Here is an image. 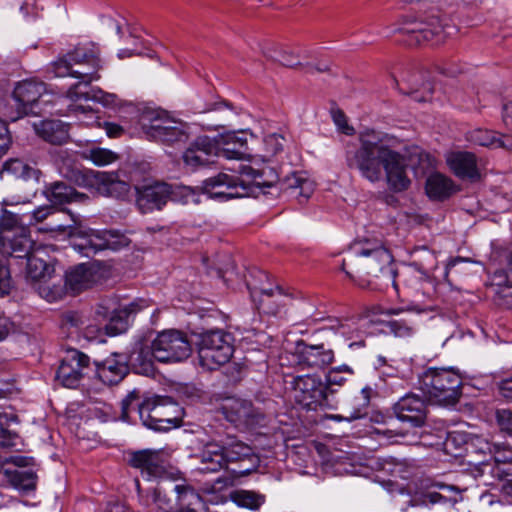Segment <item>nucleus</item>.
I'll return each instance as SVG.
<instances>
[{"instance_id":"f257e3e1","label":"nucleus","mask_w":512,"mask_h":512,"mask_svg":"<svg viewBox=\"0 0 512 512\" xmlns=\"http://www.w3.org/2000/svg\"><path fill=\"white\" fill-rule=\"evenodd\" d=\"M346 163L371 183L381 181L384 176L393 192L406 191L411 185L406 157L390 146L386 135L375 130L359 133L358 145L347 147Z\"/></svg>"},{"instance_id":"f03ea898","label":"nucleus","mask_w":512,"mask_h":512,"mask_svg":"<svg viewBox=\"0 0 512 512\" xmlns=\"http://www.w3.org/2000/svg\"><path fill=\"white\" fill-rule=\"evenodd\" d=\"M341 268L354 281L363 275L374 278L383 277L396 287V271L393 267V256L377 240H356L350 244Z\"/></svg>"},{"instance_id":"7ed1b4c3","label":"nucleus","mask_w":512,"mask_h":512,"mask_svg":"<svg viewBox=\"0 0 512 512\" xmlns=\"http://www.w3.org/2000/svg\"><path fill=\"white\" fill-rule=\"evenodd\" d=\"M121 419L127 421L129 412L137 409L142 424L156 431H167L179 426L182 408L170 397H153L140 401L138 390L131 391L123 400Z\"/></svg>"},{"instance_id":"20e7f679","label":"nucleus","mask_w":512,"mask_h":512,"mask_svg":"<svg viewBox=\"0 0 512 512\" xmlns=\"http://www.w3.org/2000/svg\"><path fill=\"white\" fill-rule=\"evenodd\" d=\"M102 68L100 49L94 43L78 45L72 51L50 63L49 71L56 77H73L88 86L100 79Z\"/></svg>"},{"instance_id":"39448f33","label":"nucleus","mask_w":512,"mask_h":512,"mask_svg":"<svg viewBox=\"0 0 512 512\" xmlns=\"http://www.w3.org/2000/svg\"><path fill=\"white\" fill-rule=\"evenodd\" d=\"M419 385L420 390L433 404L454 405L461 396L462 380L453 369L428 368L419 376Z\"/></svg>"},{"instance_id":"423d86ee","label":"nucleus","mask_w":512,"mask_h":512,"mask_svg":"<svg viewBox=\"0 0 512 512\" xmlns=\"http://www.w3.org/2000/svg\"><path fill=\"white\" fill-rule=\"evenodd\" d=\"M146 137L167 145L188 140L187 125L163 109H147L140 118Z\"/></svg>"},{"instance_id":"0eeeda50","label":"nucleus","mask_w":512,"mask_h":512,"mask_svg":"<svg viewBox=\"0 0 512 512\" xmlns=\"http://www.w3.org/2000/svg\"><path fill=\"white\" fill-rule=\"evenodd\" d=\"M196 346L199 364L210 371L229 362L234 351L231 335L219 329L199 334Z\"/></svg>"},{"instance_id":"6e6552de","label":"nucleus","mask_w":512,"mask_h":512,"mask_svg":"<svg viewBox=\"0 0 512 512\" xmlns=\"http://www.w3.org/2000/svg\"><path fill=\"white\" fill-rule=\"evenodd\" d=\"M152 356L162 363H178L186 360L192 352L187 335L179 330L159 332L151 343Z\"/></svg>"},{"instance_id":"1a4fd4ad","label":"nucleus","mask_w":512,"mask_h":512,"mask_svg":"<svg viewBox=\"0 0 512 512\" xmlns=\"http://www.w3.org/2000/svg\"><path fill=\"white\" fill-rule=\"evenodd\" d=\"M327 386L317 375L297 376L293 380L292 397L294 401L308 410L329 408L326 395Z\"/></svg>"},{"instance_id":"9d476101","label":"nucleus","mask_w":512,"mask_h":512,"mask_svg":"<svg viewBox=\"0 0 512 512\" xmlns=\"http://www.w3.org/2000/svg\"><path fill=\"white\" fill-rule=\"evenodd\" d=\"M130 239L117 230H94L86 228L82 241L75 242L74 248L86 257L105 249L119 250L130 244Z\"/></svg>"},{"instance_id":"9b49d317","label":"nucleus","mask_w":512,"mask_h":512,"mask_svg":"<svg viewBox=\"0 0 512 512\" xmlns=\"http://www.w3.org/2000/svg\"><path fill=\"white\" fill-rule=\"evenodd\" d=\"M203 191L212 199L227 201L234 198L250 196V185L244 176L219 173L203 182Z\"/></svg>"},{"instance_id":"f8f14e48","label":"nucleus","mask_w":512,"mask_h":512,"mask_svg":"<svg viewBox=\"0 0 512 512\" xmlns=\"http://www.w3.org/2000/svg\"><path fill=\"white\" fill-rule=\"evenodd\" d=\"M249 291L256 308L265 314L276 315L290 301L289 296L278 285L273 288L251 282L249 283Z\"/></svg>"},{"instance_id":"ddd939ff","label":"nucleus","mask_w":512,"mask_h":512,"mask_svg":"<svg viewBox=\"0 0 512 512\" xmlns=\"http://www.w3.org/2000/svg\"><path fill=\"white\" fill-rule=\"evenodd\" d=\"M397 419L409 423L412 427H422L427 419V404L424 399L414 393L401 397L392 407Z\"/></svg>"},{"instance_id":"4468645a","label":"nucleus","mask_w":512,"mask_h":512,"mask_svg":"<svg viewBox=\"0 0 512 512\" xmlns=\"http://www.w3.org/2000/svg\"><path fill=\"white\" fill-rule=\"evenodd\" d=\"M101 279L102 272L98 263H81L66 272L65 287L73 294H78L91 288Z\"/></svg>"},{"instance_id":"2eb2a0df","label":"nucleus","mask_w":512,"mask_h":512,"mask_svg":"<svg viewBox=\"0 0 512 512\" xmlns=\"http://www.w3.org/2000/svg\"><path fill=\"white\" fill-rule=\"evenodd\" d=\"M166 455L162 450L144 449L130 454L129 464L141 475L150 478L161 477L166 471Z\"/></svg>"},{"instance_id":"dca6fc26","label":"nucleus","mask_w":512,"mask_h":512,"mask_svg":"<svg viewBox=\"0 0 512 512\" xmlns=\"http://www.w3.org/2000/svg\"><path fill=\"white\" fill-rule=\"evenodd\" d=\"M446 164L450 171L461 180L476 182L481 173L476 155L470 151L451 150L445 154Z\"/></svg>"},{"instance_id":"f3484780","label":"nucleus","mask_w":512,"mask_h":512,"mask_svg":"<svg viewBox=\"0 0 512 512\" xmlns=\"http://www.w3.org/2000/svg\"><path fill=\"white\" fill-rule=\"evenodd\" d=\"M221 409L227 421L235 425L254 426L264 419V415L248 400L229 399Z\"/></svg>"},{"instance_id":"a211bd4d","label":"nucleus","mask_w":512,"mask_h":512,"mask_svg":"<svg viewBox=\"0 0 512 512\" xmlns=\"http://www.w3.org/2000/svg\"><path fill=\"white\" fill-rule=\"evenodd\" d=\"M89 365V357L82 352L74 351L71 355L62 360L58 367L56 378L68 388L78 386L83 377V370Z\"/></svg>"},{"instance_id":"6ab92c4d","label":"nucleus","mask_w":512,"mask_h":512,"mask_svg":"<svg viewBox=\"0 0 512 512\" xmlns=\"http://www.w3.org/2000/svg\"><path fill=\"white\" fill-rule=\"evenodd\" d=\"M45 92L46 85L43 82L25 80L18 83L13 91L18 112L23 115L35 113L34 108Z\"/></svg>"},{"instance_id":"aec40b11","label":"nucleus","mask_w":512,"mask_h":512,"mask_svg":"<svg viewBox=\"0 0 512 512\" xmlns=\"http://www.w3.org/2000/svg\"><path fill=\"white\" fill-rule=\"evenodd\" d=\"M400 32L410 34L416 43L433 42L438 44L442 42L447 32L440 19L433 16L428 22H414L400 28Z\"/></svg>"},{"instance_id":"412c9836","label":"nucleus","mask_w":512,"mask_h":512,"mask_svg":"<svg viewBox=\"0 0 512 512\" xmlns=\"http://www.w3.org/2000/svg\"><path fill=\"white\" fill-rule=\"evenodd\" d=\"M218 148L214 140L208 136L198 137L184 152V162L191 167L209 165L213 157L217 156Z\"/></svg>"},{"instance_id":"4be33fe9","label":"nucleus","mask_w":512,"mask_h":512,"mask_svg":"<svg viewBox=\"0 0 512 512\" xmlns=\"http://www.w3.org/2000/svg\"><path fill=\"white\" fill-rule=\"evenodd\" d=\"M171 196V187L166 183H156L138 190L137 206L142 213L161 209Z\"/></svg>"},{"instance_id":"5701e85b","label":"nucleus","mask_w":512,"mask_h":512,"mask_svg":"<svg viewBox=\"0 0 512 512\" xmlns=\"http://www.w3.org/2000/svg\"><path fill=\"white\" fill-rule=\"evenodd\" d=\"M214 143L218 148V157L242 160L246 155L247 137L244 132H228L219 135Z\"/></svg>"},{"instance_id":"b1692460","label":"nucleus","mask_w":512,"mask_h":512,"mask_svg":"<svg viewBox=\"0 0 512 512\" xmlns=\"http://www.w3.org/2000/svg\"><path fill=\"white\" fill-rule=\"evenodd\" d=\"M221 446L224 451L226 469H229L230 464H237L242 461L250 462V468L253 467L256 454L252 447L237 439V437L227 435L224 439H221Z\"/></svg>"},{"instance_id":"393cba45","label":"nucleus","mask_w":512,"mask_h":512,"mask_svg":"<svg viewBox=\"0 0 512 512\" xmlns=\"http://www.w3.org/2000/svg\"><path fill=\"white\" fill-rule=\"evenodd\" d=\"M34 242L30 239L24 227L12 235L0 234V247L2 253L17 258H29Z\"/></svg>"},{"instance_id":"a878e982","label":"nucleus","mask_w":512,"mask_h":512,"mask_svg":"<svg viewBox=\"0 0 512 512\" xmlns=\"http://www.w3.org/2000/svg\"><path fill=\"white\" fill-rule=\"evenodd\" d=\"M238 173L247 177L246 182L251 187L250 195L255 193V189L271 188L279 184V176L272 167L255 169L250 165H240Z\"/></svg>"},{"instance_id":"bb28decb","label":"nucleus","mask_w":512,"mask_h":512,"mask_svg":"<svg viewBox=\"0 0 512 512\" xmlns=\"http://www.w3.org/2000/svg\"><path fill=\"white\" fill-rule=\"evenodd\" d=\"M200 459L199 471L202 473H216L226 469L224 451L221 441L206 442L198 455Z\"/></svg>"},{"instance_id":"cd10ccee","label":"nucleus","mask_w":512,"mask_h":512,"mask_svg":"<svg viewBox=\"0 0 512 512\" xmlns=\"http://www.w3.org/2000/svg\"><path fill=\"white\" fill-rule=\"evenodd\" d=\"M149 304L144 299H137L129 304L121 305L113 310L110 323L105 326L106 333L110 336L118 335L126 331L127 319L130 315L148 307Z\"/></svg>"},{"instance_id":"c85d7f7f","label":"nucleus","mask_w":512,"mask_h":512,"mask_svg":"<svg viewBox=\"0 0 512 512\" xmlns=\"http://www.w3.org/2000/svg\"><path fill=\"white\" fill-rule=\"evenodd\" d=\"M36 134L43 140L54 144L62 145L69 138L68 125L61 120L47 119L34 124Z\"/></svg>"},{"instance_id":"c756f323","label":"nucleus","mask_w":512,"mask_h":512,"mask_svg":"<svg viewBox=\"0 0 512 512\" xmlns=\"http://www.w3.org/2000/svg\"><path fill=\"white\" fill-rule=\"evenodd\" d=\"M48 201L53 205H64L72 202H84L88 199L85 194L77 192L65 182H54L44 191Z\"/></svg>"},{"instance_id":"7c9ffc66","label":"nucleus","mask_w":512,"mask_h":512,"mask_svg":"<svg viewBox=\"0 0 512 512\" xmlns=\"http://www.w3.org/2000/svg\"><path fill=\"white\" fill-rule=\"evenodd\" d=\"M495 444L488 441V439L482 437V436H476L471 439V442L469 443V452L471 455H483L484 459H475L474 462V475L482 476L484 475L486 469L491 468V464L489 460L492 458L494 450H495Z\"/></svg>"},{"instance_id":"2f4dec72","label":"nucleus","mask_w":512,"mask_h":512,"mask_svg":"<svg viewBox=\"0 0 512 512\" xmlns=\"http://www.w3.org/2000/svg\"><path fill=\"white\" fill-rule=\"evenodd\" d=\"M98 378L107 385H116L123 380L128 373L127 365L116 358H107L101 363H96Z\"/></svg>"},{"instance_id":"473e14b6","label":"nucleus","mask_w":512,"mask_h":512,"mask_svg":"<svg viewBox=\"0 0 512 512\" xmlns=\"http://www.w3.org/2000/svg\"><path fill=\"white\" fill-rule=\"evenodd\" d=\"M58 213L55 211L54 216H50V221L45 226L40 227V232H50L55 235H63L69 238H77L82 241L84 237L85 227L82 226V221L71 214V220L73 224L64 225L57 219Z\"/></svg>"},{"instance_id":"72a5a7b5","label":"nucleus","mask_w":512,"mask_h":512,"mask_svg":"<svg viewBox=\"0 0 512 512\" xmlns=\"http://www.w3.org/2000/svg\"><path fill=\"white\" fill-rule=\"evenodd\" d=\"M372 388L364 387L359 396L354 397L351 401V409H346L345 415H330L329 418L335 421H354L367 415V408L370 403Z\"/></svg>"},{"instance_id":"f704fd0d","label":"nucleus","mask_w":512,"mask_h":512,"mask_svg":"<svg viewBox=\"0 0 512 512\" xmlns=\"http://www.w3.org/2000/svg\"><path fill=\"white\" fill-rule=\"evenodd\" d=\"M97 191L104 196L120 197L128 191V185L114 173L97 172L94 174Z\"/></svg>"},{"instance_id":"c9c22d12","label":"nucleus","mask_w":512,"mask_h":512,"mask_svg":"<svg viewBox=\"0 0 512 512\" xmlns=\"http://www.w3.org/2000/svg\"><path fill=\"white\" fill-rule=\"evenodd\" d=\"M301 361L310 367L322 368L332 363L334 352L320 345H305L300 352Z\"/></svg>"},{"instance_id":"e433bc0d","label":"nucleus","mask_w":512,"mask_h":512,"mask_svg":"<svg viewBox=\"0 0 512 512\" xmlns=\"http://www.w3.org/2000/svg\"><path fill=\"white\" fill-rule=\"evenodd\" d=\"M455 191L453 181L440 173L432 174L426 181V193L431 199L443 200Z\"/></svg>"},{"instance_id":"4c0bfd02","label":"nucleus","mask_w":512,"mask_h":512,"mask_svg":"<svg viewBox=\"0 0 512 512\" xmlns=\"http://www.w3.org/2000/svg\"><path fill=\"white\" fill-rule=\"evenodd\" d=\"M175 490L178 491L179 504L176 512H204V502L193 488L175 485Z\"/></svg>"},{"instance_id":"58836bf2","label":"nucleus","mask_w":512,"mask_h":512,"mask_svg":"<svg viewBox=\"0 0 512 512\" xmlns=\"http://www.w3.org/2000/svg\"><path fill=\"white\" fill-rule=\"evenodd\" d=\"M405 84L406 88H401V90L412 96L414 100L418 102H425L430 99V96L433 92L432 85L429 82H424L422 75L418 73H414L410 75L406 80Z\"/></svg>"},{"instance_id":"ea45409f","label":"nucleus","mask_w":512,"mask_h":512,"mask_svg":"<svg viewBox=\"0 0 512 512\" xmlns=\"http://www.w3.org/2000/svg\"><path fill=\"white\" fill-rule=\"evenodd\" d=\"M4 174L27 180L30 178H38L40 172L30 167L23 160L12 158L3 163L0 176L3 177Z\"/></svg>"},{"instance_id":"a19ab883","label":"nucleus","mask_w":512,"mask_h":512,"mask_svg":"<svg viewBox=\"0 0 512 512\" xmlns=\"http://www.w3.org/2000/svg\"><path fill=\"white\" fill-rule=\"evenodd\" d=\"M3 475L17 489L29 491L33 490L36 486V475L31 471L4 469Z\"/></svg>"},{"instance_id":"79ce46f5","label":"nucleus","mask_w":512,"mask_h":512,"mask_svg":"<svg viewBox=\"0 0 512 512\" xmlns=\"http://www.w3.org/2000/svg\"><path fill=\"white\" fill-rule=\"evenodd\" d=\"M35 289L39 296L48 302L61 300L67 292L65 284H62L61 280L56 283L51 279L40 280Z\"/></svg>"},{"instance_id":"37998d69","label":"nucleus","mask_w":512,"mask_h":512,"mask_svg":"<svg viewBox=\"0 0 512 512\" xmlns=\"http://www.w3.org/2000/svg\"><path fill=\"white\" fill-rule=\"evenodd\" d=\"M231 500L239 507L258 510L265 503V495L251 490H236Z\"/></svg>"},{"instance_id":"c03bdc74","label":"nucleus","mask_w":512,"mask_h":512,"mask_svg":"<svg viewBox=\"0 0 512 512\" xmlns=\"http://www.w3.org/2000/svg\"><path fill=\"white\" fill-rule=\"evenodd\" d=\"M499 132L477 128L466 134V140L474 145L495 148Z\"/></svg>"},{"instance_id":"a18cd8bd","label":"nucleus","mask_w":512,"mask_h":512,"mask_svg":"<svg viewBox=\"0 0 512 512\" xmlns=\"http://www.w3.org/2000/svg\"><path fill=\"white\" fill-rule=\"evenodd\" d=\"M154 501L157 507L163 512H176L178 508V491L175 486L169 492L156 490Z\"/></svg>"},{"instance_id":"49530a36","label":"nucleus","mask_w":512,"mask_h":512,"mask_svg":"<svg viewBox=\"0 0 512 512\" xmlns=\"http://www.w3.org/2000/svg\"><path fill=\"white\" fill-rule=\"evenodd\" d=\"M279 185L281 189H299L298 195L306 198L309 197V194L312 192L311 183L296 173L286 176L283 180L279 179Z\"/></svg>"},{"instance_id":"de8ad7c7","label":"nucleus","mask_w":512,"mask_h":512,"mask_svg":"<svg viewBox=\"0 0 512 512\" xmlns=\"http://www.w3.org/2000/svg\"><path fill=\"white\" fill-rule=\"evenodd\" d=\"M447 500V497L439 492L427 491L414 494L408 505L411 507H429L434 504L445 503Z\"/></svg>"},{"instance_id":"09e8293b","label":"nucleus","mask_w":512,"mask_h":512,"mask_svg":"<svg viewBox=\"0 0 512 512\" xmlns=\"http://www.w3.org/2000/svg\"><path fill=\"white\" fill-rule=\"evenodd\" d=\"M26 217L27 215L20 217L12 212L4 211L0 218V234L12 235L18 232L19 228L23 227V223L25 222L24 218Z\"/></svg>"},{"instance_id":"8fccbe9b","label":"nucleus","mask_w":512,"mask_h":512,"mask_svg":"<svg viewBox=\"0 0 512 512\" xmlns=\"http://www.w3.org/2000/svg\"><path fill=\"white\" fill-rule=\"evenodd\" d=\"M81 84H84L82 80L80 82L72 85L66 92V97L69 98L71 101L76 102L81 99H93L95 101L102 102L104 104L108 103V98H110V95L104 94L101 90L94 92L92 95H90L88 92H80L78 89Z\"/></svg>"},{"instance_id":"3c124183","label":"nucleus","mask_w":512,"mask_h":512,"mask_svg":"<svg viewBox=\"0 0 512 512\" xmlns=\"http://www.w3.org/2000/svg\"><path fill=\"white\" fill-rule=\"evenodd\" d=\"M265 57L280 63L281 65L289 68H296L303 64L299 60V57L288 51H276L273 49H267L263 51Z\"/></svg>"},{"instance_id":"603ef678","label":"nucleus","mask_w":512,"mask_h":512,"mask_svg":"<svg viewBox=\"0 0 512 512\" xmlns=\"http://www.w3.org/2000/svg\"><path fill=\"white\" fill-rule=\"evenodd\" d=\"M353 374V370L347 366L342 365L339 367H334L329 370L326 376V381L328 386H342Z\"/></svg>"},{"instance_id":"864d4df0","label":"nucleus","mask_w":512,"mask_h":512,"mask_svg":"<svg viewBox=\"0 0 512 512\" xmlns=\"http://www.w3.org/2000/svg\"><path fill=\"white\" fill-rule=\"evenodd\" d=\"M409 160L412 167L418 168L421 171H424L432 165V158L430 154L418 147L411 151Z\"/></svg>"},{"instance_id":"5fc2aeb1","label":"nucleus","mask_w":512,"mask_h":512,"mask_svg":"<svg viewBox=\"0 0 512 512\" xmlns=\"http://www.w3.org/2000/svg\"><path fill=\"white\" fill-rule=\"evenodd\" d=\"M89 159L98 166L114 162L117 159L115 153L103 148H94L89 151Z\"/></svg>"},{"instance_id":"6e6d98bb","label":"nucleus","mask_w":512,"mask_h":512,"mask_svg":"<svg viewBox=\"0 0 512 512\" xmlns=\"http://www.w3.org/2000/svg\"><path fill=\"white\" fill-rule=\"evenodd\" d=\"M69 112L85 124H91L97 120L95 112L88 106L72 104L69 106Z\"/></svg>"},{"instance_id":"4d7b16f0","label":"nucleus","mask_w":512,"mask_h":512,"mask_svg":"<svg viewBox=\"0 0 512 512\" xmlns=\"http://www.w3.org/2000/svg\"><path fill=\"white\" fill-rule=\"evenodd\" d=\"M492 458L497 464L503 463L512 467V448L506 443H497Z\"/></svg>"},{"instance_id":"13d9d810","label":"nucleus","mask_w":512,"mask_h":512,"mask_svg":"<svg viewBox=\"0 0 512 512\" xmlns=\"http://www.w3.org/2000/svg\"><path fill=\"white\" fill-rule=\"evenodd\" d=\"M388 327L398 337L410 336L414 332V326L405 319L389 321Z\"/></svg>"},{"instance_id":"bf43d9fd","label":"nucleus","mask_w":512,"mask_h":512,"mask_svg":"<svg viewBox=\"0 0 512 512\" xmlns=\"http://www.w3.org/2000/svg\"><path fill=\"white\" fill-rule=\"evenodd\" d=\"M55 209L52 206H41L35 209L30 215H27L29 225H34L54 216Z\"/></svg>"},{"instance_id":"052dcab7","label":"nucleus","mask_w":512,"mask_h":512,"mask_svg":"<svg viewBox=\"0 0 512 512\" xmlns=\"http://www.w3.org/2000/svg\"><path fill=\"white\" fill-rule=\"evenodd\" d=\"M84 324L82 316L78 312L69 311L62 315L61 326L66 329H78Z\"/></svg>"},{"instance_id":"680f3d73","label":"nucleus","mask_w":512,"mask_h":512,"mask_svg":"<svg viewBox=\"0 0 512 512\" xmlns=\"http://www.w3.org/2000/svg\"><path fill=\"white\" fill-rule=\"evenodd\" d=\"M12 288L10 271L2 260H0V295L9 294Z\"/></svg>"},{"instance_id":"e2e57ef3","label":"nucleus","mask_w":512,"mask_h":512,"mask_svg":"<svg viewBox=\"0 0 512 512\" xmlns=\"http://www.w3.org/2000/svg\"><path fill=\"white\" fill-rule=\"evenodd\" d=\"M248 461L238 462L237 467H229L227 469L234 477H243L249 475L251 472L255 471L259 464V458L256 456V461L252 468H250Z\"/></svg>"},{"instance_id":"0e129e2a","label":"nucleus","mask_w":512,"mask_h":512,"mask_svg":"<svg viewBox=\"0 0 512 512\" xmlns=\"http://www.w3.org/2000/svg\"><path fill=\"white\" fill-rule=\"evenodd\" d=\"M284 141L285 139L282 135L273 133L265 137L264 143L269 152L277 154L282 151Z\"/></svg>"},{"instance_id":"69168bd1","label":"nucleus","mask_w":512,"mask_h":512,"mask_svg":"<svg viewBox=\"0 0 512 512\" xmlns=\"http://www.w3.org/2000/svg\"><path fill=\"white\" fill-rule=\"evenodd\" d=\"M332 117L334 123L338 126V128L345 134L351 135L354 132L353 127L347 124L346 116L341 110H333Z\"/></svg>"},{"instance_id":"338daca9","label":"nucleus","mask_w":512,"mask_h":512,"mask_svg":"<svg viewBox=\"0 0 512 512\" xmlns=\"http://www.w3.org/2000/svg\"><path fill=\"white\" fill-rule=\"evenodd\" d=\"M255 282L258 285H268V287H273L270 282L269 275L262 270H253L250 273V278L246 280L247 288L249 289V283Z\"/></svg>"},{"instance_id":"774afa93","label":"nucleus","mask_w":512,"mask_h":512,"mask_svg":"<svg viewBox=\"0 0 512 512\" xmlns=\"http://www.w3.org/2000/svg\"><path fill=\"white\" fill-rule=\"evenodd\" d=\"M499 390L504 398L512 400V377L502 380L499 384Z\"/></svg>"}]
</instances>
